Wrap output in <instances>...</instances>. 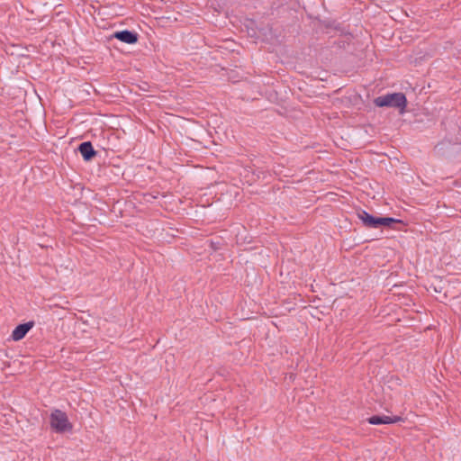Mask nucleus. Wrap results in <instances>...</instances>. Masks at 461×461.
Here are the masks:
<instances>
[{
    "label": "nucleus",
    "instance_id": "3",
    "mask_svg": "<svg viewBox=\"0 0 461 461\" xmlns=\"http://www.w3.org/2000/svg\"><path fill=\"white\" fill-rule=\"evenodd\" d=\"M50 423L51 429L58 433H63L72 429V425L68 420V415L58 409L50 413Z\"/></svg>",
    "mask_w": 461,
    "mask_h": 461
},
{
    "label": "nucleus",
    "instance_id": "7",
    "mask_svg": "<svg viewBox=\"0 0 461 461\" xmlns=\"http://www.w3.org/2000/svg\"><path fill=\"white\" fill-rule=\"evenodd\" d=\"M78 150L86 161L91 160L96 154L93 145L89 141L81 143L78 147Z\"/></svg>",
    "mask_w": 461,
    "mask_h": 461
},
{
    "label": "nucleus",
    "instance_id": "1",
    "mask_svg": "<svg viewBox=\"0 0 461 461\" xmlns=\"http://www.w3.org/2000/svg\"><path fill=\"white\" fill-rule=\"evenodd\" d=\"M374 103L378 107L399 108L402 113L407 105V99L402 93H393L376 97Z\"/></svg>",
    "mask_w": 461,
    "mask_h": 461
},
{
    "label": "nucleus",
    "instance_id": "5",
    "mask_svg": "<svg viewBox=\"0 0 461 461\" xmlns=\"http://www.w3.org/2000/svg\"><path fill=\"white\" fill-rule=\"evenodd\" d=\"M368 422L373 425L392 424L402 420L399 416L374 415L368 418Z\"/></svg>",
    "mask_w": 461,
    "mask_h": 461
},
{
    "label": "nucleus",
    "instance_id": "4",
    "mask_svg": "<svg viewBox=\"0 0 461 461\" xmlns=\"http://www.w3.org/2000/svg\"><path fill=\"white\" fill-rule=\"evenodd\" d=\"M34 322L28 321L23 324H19L14 328L12 332L11 338L14 341H19L23 339L26 334L33 328Z\"/></svg>",
    "mask_w": 461,
    "mask_h": 461
},
{
    "label": "nucleus",
    "instance_id": "2",
    "mask_svg": "<svg viewBox=\"0 0 461 461\" xmlns=\"http://www.w3.org/2000/svg\"><path fill=\"white\" fill-rule=\"evenodd\" d=\"M357 217L363 224L368 228H378L380 226H391L392 223H398L401 221L392 217H374L366 211H359Z\"/></svg>",
    "mask_w": 461,
    "mask_h": 461
},
{
    "label": "nucleus",
    "instance_id": "6",
    "mask_svg": "<svg viewBox=\"0 0 461 461\" xmlns=\"http://www.w3.org/2000/svg\"><path fill=\"white\" fill-rule=\"evenodd\" d=\"M114 37L122 41V42H125V43H128V44H134L138 41V35L137 33L133 32H131V31H128V30H123V31H121V32H116L114 33Z\"/></svg>",
    "mask_w": 461,
    "mask_h": 461
},
{
    "label": "nucleus",
    "instance_id": "8",
    "mask_svg": "<svg viewBox=\"0 0 461 461\" xmlns=\"http://www.w3.org/2000/svg\"><path fill=\"white\" fill-rule=\"evenodd\" d=\"M326 199L328 202H336L337 201V194L333 193L327 194Z\"/></svg>",
    "mask_w": 461,
    "mask_h": 461
}]
</instances>
